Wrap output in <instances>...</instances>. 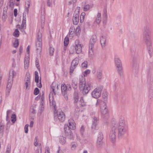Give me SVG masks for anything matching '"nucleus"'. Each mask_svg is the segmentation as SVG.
I'll list each match as a JSON object with an SVG mask.
<instances>
[{"label": "nucleus", "mask_w": 153, "mask_h": 153, "mask_svg": "<svg viewBox=\"0 0 153 153\" xmlns=\"http://www.w3.org/2000/svg\"><path fill=\"white\" fill-rule=\"evenodd\" d=\"M79 85L80 89L82 91L83 94H87L90 90L91 84H86L85 79L84 77H82L80 79Z\"/></svg>", "instance_id": "3"}, {"label": "nucleus", "mask_w": 153, "mask_h": 153, "mask_svg": "<svg viewBox=\"0 0 153 153\" xmlns=\"http://www.w3.org/2000/svg\"><path fill=\"white\" fill-rule=\"evenodd\" d=\"M49 101L50 105L53 107L54 109H55L56 106V102L55 101L53 100V97H52L51 99L50 97H49Z\"/></svg>", "instance_id": "24"}, {"label": "nucleus", "mask_w": 153, "mask_h": 153, "mask_svg": "<svg viewBox=\"0 0 153 153\" xmlns=\"http://www.w3.org/2000/svg\"><path fill=\"white\" fill-rule=\"evenodd\" d=\"M82 68L84 69H86L88 66V62L87 61H85L81 65Z\"/></svg>", "instance_id": "39"}, {"label": "nucleus", "mask_w": 153, "mask_h": 153, "mask_svg": "<svg viewBox=\"0 0 153 153\" xmlns=\"http://www.w3.org/2000/svg\"><path fill=\"white\" fill-rule=\"evenodd\" d=\"M42 34L40 32H39L38 33V38L37 41L42 42Z\"/></svg>", "instance_id": "42"}, {"label": "nucleus", "mask_w": 153, "mask_h": 153, "mask_svg": "<svg viewBox=\"0 0 153 153\" xmlns=\"http://www.w3.org/2000/svg\"><path fill=\"white\" fill-rule=\"evenodd\" d=\"M75 30V29L74 27H71L69 30L70 34L71 35L73 34L74 33Z\"/></svg>", "instance_id": "45"}, {"label": "nucleus", "mask_w": 153, "mask_h": 153, "mask_svg": "<svg viewBox=\"0 0 153 153\" xmlns=\"http://www.w3.org/2000/svg\"><path fill=\"white\" fill-rule=\"evenodd\" d=\"M79 11L78 10H75L74 14L72 19L73 23L74 25H77L79 22Z\"/></svg>", "instance_id": "15"}, {"label": "nucleus", "mask_w": 153, "mask_h": 153, "mask_svg": "<svg viewBox=\"0 0 153 153\" xmlns=\"http://www.w3.org/2000/svg\"><path fill=\"white\" fill-rule=\"evenodd\" d=\"M14 15L15 17H16L17 15V10L16 9H14Z\"/></svg>", "instance_id": "64"}, {"label": "nucleus", "mask_w": 153, "mask_h": 153, "mask_svg": "<svg viewBox=\"0 0 153 153\" xmlns=\"http://www.w3.org/2000/svg\"><path fill=\"white\" fill-rule=\"evenodd\" d=\"M153 97V92H152L150 94L149 96V102L150 103H151L152 101V98Z\"/></svg>", "instance_id": "38"}, {"label": "nucleus", "mask_w": 153, "mask_h": 153, "mask_svg": "<svg viewBox=\"0 0 153 153\" xmlns=\"http://www.w3.org/2000/svg\"><path fill=\"white\" fill-rule=\"evenodd\" d=\"M75 123L74 121L72 119L68 120V125H65L64 126V130L67 129H74L75 128Z\"/></svg>", "instance_id": "12"}, {"label": "nucleus", "mask_w": 153, "mask_h": 153, "mask_svg": "<svg viewBox=\"0 0 153 153\" xmlns=\"http://www.w3.org/2000/svg\"><path fill=\"white\" fill-rule=\"evenodd\" d=\"M55 117L57 118L59 121L60 122H64L65 120V115L64 113L61 110L58 111L57 115Z\"/></svg>", "instance_id": "14"}, {"label": "nucleus", "mask_w": 153, "mask_h": 153, "mask_svg": "<svg viewBox=\"0 0 153 153\" xmlns=\"http://www.w3.org/2000/svg\"><path fill=\"white\" fill-rule=\"evenodd\" d=\"M151 25H147L145 26L143 29V39L147 47L148 51L150 56H152L153 49L152 46V42L151 39Z\"/></svg>", "instance_id": "1"}, {"label": "nucleus", "mask_w": 153, "mask_h": 153, "mask_svg": "<svg viewBox=\"0 0 153 153\" xmlns=\"http://www.w3.org/2000/svg\"><path fill=\"white\" fill-rule=\"evenodd\" d=\"M118 134L119 138H122L128 132V126L118 127Z\"/></svg>", "instance_id": "8"}, {"label": "nucleus", "mask_w": 153, "mask_h": 153, "mask_svg": "<svg viewBox=\"0 0 153 153\" xmlns=\"http://www.w3.org/2000/svg\"><path fill=\"white\" fill-rule=\"evenodd\" d=\"M10 90L11 89H6V95L7 96H8L9 95Z\"/></svg>", "instance_id": "56"}, {"label": "nucleus", "mask_w": 153, "mask_h": 153, "mask_svg": "<svg viewBox=\"0 0 153 153\" xmlns=\"http://www.w3.org/2000/svg\"><path fill=\"white\" fill-rule=\"evenodd\" d=\"M11 112V110H8L7 111V116L6 118V120L7 121H8V115L10 114V113Z\"/></svg>", "instance_id": "55"}, {"label": "nucleus", "mask_w": 153, "mask_h": 153, "mask_svg": "<svg viewBox=\"0 0 153 153\" xmlns=\"http://www.w3.org/2000/svg\"><path fill=\"white\" fill-rule=\"evenodd\" d=\"M84 128L83 127V126H82L81 128L80 129V131L82 135V136H83V132H84Z\"/></svg>", "instance_id": "61"}, {"label": "nucleus", "mask_w": 153, "mask_h": 153, "mask_svg": "<svg viewBox=\"0 0 153 153\" xmlns=\"http://www.w3.org/2000/svg\"><path fill=\"white\" fill-rule=\"evenodd\" d=\"M29 126L28 124H26L24 128L25 132V133H27L28 132V127Z\"/></svg>", "instance_id": "53"}, {"label": "nucleus", "mask_w": 153, "mask_h": 153, "mask_svg": "<svg viewBox=\"0 0 153 153\" xmlns=\"http://www.w3.org/2000/svg\"><path fill=\"white\" fill-rule=\"evenodd\" d=\"M79 62V59L76 57L72 62L70 68V74H71L73 73L74 69L76 68Z\"/></svg>", "instance_id": "11"}, {"label": "nucleus", "mask_w": 153, "mask_h": 153, "mask_svg": "<svg viewBox=\"0 0 153 153\" xmlns=\"http://www.w3.org/2000/svg\"><path fill=\"white\" fill-rule=\"evenodd\" d=\"M47 5L48 7H51L52 6V0H47Z\"/></svg>", "instance_id": "48"}, {"label": "nucleus", "mask_w": 153, "mask_h": 153, "mask_svg": "<svg viewBox=\"0 0 153 153\" xmlns=\"http://www.w3.org/2000/svg\"><path fill=\"white\" fill-rule=\"evenodd\" d=\"M69 38L68 37H66L64 40V45L65 46H67L69 43Z\"/></svg>", "instance_id": "44"}, {"label": "nucleus", "mask_w": 153, "mask_h": 153, "mask_svg": "<svg viewBox=\"0 0 153 153\" xmlns=\"http://www.w3.org/2000/svg\"><path fill=\"white\" fill-rule=\"evenodd\" d=\"M117 70L120 76H123V71L122 66L117 67Z\"/></svg>", "instance_id": "27"}, {"label": "nucleus", "mask_w": 153, "mask_h": 153, "mask_svg": "<svg viewBox=\"0 0 153 153\" xmlns=\"http://www.w3.org/2000/svg\"><path fill=\"white\" fill-rule=\"evenodd\" d=\"M39 92V89L37 88H36L34 91V94L35 95H37L38 94Z\"/></svg>", "instance_id": "49"}, {"label": "nucleus", "mask_w": 153, "mask_h": 153, "mask_svg": "<svg viewBox=\"0 0 153 153\" xmlns=\"http://www.w3.org/2000/svg\"><path fill=\"white\" fill-rule=\"evenodd\" d=\"M36 46L37 52L40 53L42 49V42L37 41L36 43Z\"/></svg>", "instance_id": "20"}, {"label": "nucleus", "mask_w": 153, "mask_h": 153, "mask_svg": "<svg viewBox=\"0 0 153 153\" xmlns=\"http://www.w3.org/2000/svg\"><path fill=\"white\" fill-rule=\"evenodd\" d=\"M114 61L117 67L122 66L121 60L117 56L115 57Z\"/></svg>", "instance_id": "21"}, {"label": "nucleus", "mask_w": 153, "mask_h": 153, "mask_svg": "<svg viewBox=\"0 0 153 153\" xmlns=\"http://www.w3.org/2000/svg\"><path fill=\"white\" fill-rule=\"evenodd\" d=\"M22 23L26 24V15H24V14L23 15V20Z\"/></svg>", "instance_id": "54"}, {"label": "nucleus", "mask_w": 153, "mask_h": 153, "mask_svg": "<svg viewBox=\"0 0 153 153\" xmlns=\"http://www.w3.org/2000/svg\"><path fill=\"white\" fill-rule=\"evenodd\" d=\"M79 96L78 92L75 91L74 93V102L75 103L77 102L79 100Z\"/></svg>", "instance_id": "26"}, {"label": "nucleus", "mask_w": 153, "mask_h": 153, "mask_svg": "<svg viewBox=\"0 0 153 153\" xmlns=\"http://www.w3.org/2000/svg\"><path fill=\"white\" fill-rule=\"evenodd\" d=\"M54 52V49L52 47H50V54L52 56Z\"/></svg>", "instance_id": "50"}, {"label": "nucleus", "mask_w": 153, "mask_h": 153, "mask_svg": "<svg viewBox=\"0 0 153 153\" xmlns=\"http://www.w3.org/2000/svg\"><path fill=\"white\" fill-rule=\"evenodd\" d=\"M61 90L62 95L64 97L65 100H68V97L67 93L68 91H70L71 90V85L70 84H63L61 86Z\"/></svg>", "instance_id": "6"}, {"label": "nucleus", "mask_w": 153, "mask_h": 153, "mask_svg": "<svg viewBox=\"0 0 153 153\" xmlns=\"http://www.w3.org/2000/svg\"><path fill=\"white\" fill-rule=\"evenodd\" d=\"M105 103L100 99L97 100L96 104L97 106H100L101 113L103 117L105 119L107 120L109 118V116L108 109Z\"/></svg>", "instance_id": "2"}, {"label": "nucleus", "mask_w": 153, "mask_h": 153, "mask_svg": "<svg viewBox=\"0 0 153 153\" xmlns=\"http://www.w3.org/2000/svg\"><path fill=\"white\" fill-rule=\"evenodd\" d=\"M19 41L18 39H16L15 41L13 43V46L15 48L18 47L19 46Z\"/></svg>", "instance_id": "46"}, {"label": "nucleus", "mask_w": 153, "mask_h": 153, "mask_svg": "<svg viewBox=\"0 0 153 153\" xmlns=\"http://www.w3.org/2000/svg\"><path fill=\"white\" fill-rule=\"evenodd\" d=\"M91 8V7L90 5L86 4L84 6L83 10L85 11H86L88 10Z\"/></svg>", "instance_id": "36"}, {"label": "nucleus", "mask_w": 153, "mask_h": 153, "mask_svg": "<svg viewBox=\"0 0 153 153\" xmlns=\"http://www.w3.org/2000/svg\"><path fill=\"white\" fill-rule=\"evenodd\" d=\"M107 94L106 93H103L102 94V98L104 100L102 102H104L105 104L107 102Z\"/></svg>", "instance_id": "30"}, {"label": "nucleus", "mask_w": 153, "mask_h": 153, "mask_svg": "<svg viewBox=\"0 0 153 153\" xmlns=\"http://www.w3.org/2000/svg\"><path fill=\"white\" fill-rule=\"evenodd\" d=\"M16 75V72L13 70L10 71L8 78L6 89H11L12 85L13 78Z\"/></svg>", "instance_id": "7"}, {"label": "nucleus", "mask_w": 153, "mask_h": 153, "mask_svg": "<svg viewBox=\"0 0 153 153\" xmlns=\"http://www.w3.org/2000/svg\"><path fill=\"white\" fill-rule=\"evenodd\" d=\"M97 118L96 117H94L92 121V125L91 128L93 129H95L96 126L97 125Z\"/></svg>", "instance_id": "23"}, {"label": "nucleus", "mask_w": 153, "mask_h": 153, "mask_svg": "<svg viewBox=\"0 0 153 153\" xmlns=\"http://www.w3.org/2000/svg\"><path fill=\"white\" fill-rule=\"evenodd\" d=\"M56 85V84L55 83H53L51 85V88L52 89V91L54 95L56 94V92L55 91V87Z\"/></svg>", "instance_id": "35"}, {"label": "nucleus", "mask_w": 153, "mask_h": 153, "mask_svg": "<svg viewBox=\"0 0 153 153\" xmlns=\"http://www.w3.org/2000/svg\"><path fill=\"white\" fill-rule=\"evenodd\" d=\"M29 61L28 58L25 59V69H27L29 65Z\"/></svg>", "instance_id": "31"}, {"label": "nucleus", "mask_w": 153, "mask_h": 153, "mask_svg": "<svg viewBox=\"0 0 153 153\" xmlns=\"http://www.w3.org/2000/svg\"><path fill=\"white\" fill-rule=\"evenodd\" d=\"M35 153H42V147L40 144L36 151Z\"/></svg>", "instance_id": "43"}, {"label": "nucleus", "mask_w": 153, "mask_h": 153, "mask_svg": "<svg viewBox=\"0 0 153 153\" xmlns=\"http://www.w3.org/2000/svg\"><path fill=\"white\" fill-rule=\"evenodd\" d=\"M90 72V70L88 69L86 70L84 72V76H85V75H87L88 74H89Z\"/></svg>", "instance_id": "57"}, {"label": "nucleus", "mask_w": 153, "mask_h": 153, "mask_svg": "<svg viewBox=\"0 0 153 153\" xmlns=\"http://www.w3.org/2000/svg\"><path fill=\"white\" fill-rule=\"evenodd\" d=\"M103 142H100L98 141L97 142L96 146L97 148L99 149H100L103 147Z\"/></svg>", "instance_id": "28"}, {"label": "nucleus", "mask_w": 153, "mask_h": 153, "mask_svg": "<svg viewBox=\"0 0 153 153\" xmlns=\"http://www.w3.org/2000/svg\"><path fill=\"white\" fill-rule=\"evenodd\" d=\"M25 81L26 89H27L28 87L30 85V76L29 74H26L25 79Z\"/></svg>", "instance_id": "16"}, {"label": "nucleus", "mask_w": 153, "mask_h": 153, "mask_svg": "<svg viewBox=\"0 0 153 153\" xmlns=\"http://www.w3.org/2000/svg\"><path fill=\"white\" fill-rule=\"evenodd\" d=\"M98 139H103V136L102 133L101 132H99L98 135Z\"/></svg>", "instance_id": "51"}, {"label": "nucleus", "mask_w": 153, "mask_h": 153, "mask_svg": "<svg viewBox=\"0 0 153 153\" xmlns=\"http://www.w3.org/2000/svg\"><path fill=\"white\" fill-rule=\"evenodd\" d=\"M37 137H35L34 140V146H36L38 144V143L37 142Z\"/></svg>", "instance_id": "59"}, {"label": "nucleus", "mask_w": 153, "mask_h": 153, "mask_svg": "<svg viewBox=\"0 0 153 153\" xmlns=\"http://www.w3.org/2000/svg\"><path fill=\"white\" fill-rule=\"evenodd\" d=\"M127 126L124 117L121 116L119 118V125L118 127Z\"/></svg>", "instance_id": "18"}, {"label": "nucleus", "mask_w": 153, "mask_h": 153, "mask_svg": "<svg viewBox=\"0 0 153 153\" xmlns=\"http://www.w3.org/2000/svg\"><path fill=\"white\" fill-rule=\"evenodd\" d=\"M139 61L138 59L134 58L133 59V71L137 74L139 71Z\"/></svg>", "instance_id": "9"}, {"label": "nucleus", "mask_w": 153, "mask_h": 153, "mask_svg": "<svg viewBox=\"0 0 153 153\" xmlns=\"http://www.w3.org/2000/svg\"><path fill=\"white\" fill-rule=\"evenodd\" d=\"M66 137L70 140L74 139V137L73 134L70 129L64 130Z\"/></svg>", "instance_id": "17"}, {"label": "nucleus", "mask_w": 153, "mask_h": 153, "mask_svg": "<svg viewBox=\"0 0 153 153\" xmlns=\"http://www.w3.org/2000/svg\"><path fill=\"white\" fill-rule=\"evenodd\" d=\"M100 41L101 46L102 48H104L106 45V39L105 36H102L100 39Z\"/></svg>", "instance_id": "19"}, {"label": "nucleus", "mask_w": 153, "mask_h": 153, "mask_svg": "<svg viewBox=\"0 0 153 153\" xmlns=\"http://www.w3.org/2000/svg\"><path fill=\"white\" fill-rule=\"evenodd\" d=\"M97 37L95 35H93L91 37L89 45V56L91 57L94 54V47L97 41Z\"/></svg>", "instance_id": "5"}, {"label": "nucleus", "mask_w": 153, "mask_h": 153, "mask_svg": "<svg viewBox=\"0 0 153 153\" xmlns=\"http://www.w3.org/2000/svg\"><path fill=\"white\" fill-rule=\"evenodd\" d=\"M19 32L18 29H16L13 33V35L14 36L17 37L19 36Z\"/></svg>", "instance_id": "34"}, {"label": "nucleus", "mask_w": 153, "mask_h": 153, "mask_svg": "<svg viewBox=\"0 0 153 153\" xmlns=\"http://www.w3.org/2000/svg\"><path fill=\"white\" fill-rule=\"evenodd\" d=\"M83 45L80 43L78 40L75 41V48L76 53L79 54L81 53L82 51V47Z\"/></svg>", "instance_id": "13"}, {"label": "nucleus", "mask_w": 153, "mask_h": 153, "mask_svg": "<svg viewBox=\"0 0 153 153\" xmlns=\"http://www.w3.org/2000/svg\"><path fill=\"white\" fill-rule=\"evenodd\" d=\"M101 76L102 73L101 72H100L97 73V77L99 79H100L101 78Z\"/></svg>", "instance_id": "63"}, {"label": "nucleus", "mask_w": 153, "mask_h": 153, "mask_svg": "<svg viewBox=\"0 0 153 153\" xmlns=\"http://www.w3.org/2000/svg\"><path fill=\"white\" fill-rule=\"evenodd\" d=\"M16 26L17 28H19V29L22 32H25V31L24 30L26 28V24L22 23L21 26H20V25H17Z\"/></svg>", "instance_id": "22"}, {"label": "nucleus", "mask_w": 153, "mask_h": 153, "mask_svg": "<svg viewBox=\"0 0 153 153\" xmlns=\"http://www.w3.org/2000/svg\"><path fill=\"white\" fill-rule=\"evenodd\" d=\"M66 138L63 136H60L59 137V142L62 144H64L66 142Z\"/></svg>", "instance_id": "29"}, {"label": "nucleus", "mask_w": 153, "mask_h": 153, "mask_svg": "<svg viewBox=\"0 0 153 153\" xmlns=\"http://www.w3.org/2000/svg\"><path fill=\"white\" fill-rule=\"evenodd\" d=\"M79 102L80 105L82 106H84L86 105V103L84 101L83 98L82 97H81Z\"/></svg>", "instance_id": "40"}, {"label": "nucleus", "mask_w": 153, "mask_h": 153, "mask_svg": "<svg viewBox=\"0 0 153 153\" xmlns=\"http://www.w3.org/2000/svg\"><path fill=\"white\" fill-rule=\"evenodd\" d=\"M10 147L7 146V148L6 153H10Z\"/></svg>", "instance_id": "58"}, {"label": "nucleus", "mask_w": 153, "mask_h": 153, "mask_svg": "<svg viewBox=\"0 0 153 153\" xmlns=\"http://www.w3.org/2000/svg\"><path fill=\"white\" fill-rule=\"evenodd\" d=\"M30 5H29V4H25V8H26V11L27 12H28V11H29L28 8L29 7Z\"/></svg>", "instance_id": "62"}, {"label": "nucleus", "mask_w": 153, "mask_h": 153, "mask_svg": "<svg viewBox=\"0 0 153 153\" xmlns=\"http://www.w3.org/2000/svg\"><path fill=\"white\" fill-rule=\"evenodd\" d=\"M118 124L117 122L114 121L112 122L111 126V130L110 132L109 138L111 141L114 143L116 140V132L117 131Z\"/></svg>", "instance_id": "4"}, {"label": "nucleus", "mask_w": 153, "mask_h": 153, "mask_svg": "<svg viewBox=\"0 0 153 153\" xmlns=\"http://www.w3.org/2000/svg\"><path fill=\"white\" fill-rule=\"evenodd\" d=\"M45 21V17L44 15H42L41 16V25L42 27L43 28L44 25Z\"/></svg>", "instance_id": "32"}, {"label": "nucleus", "mask_w": 153, "mask_h": 153, "mask_svg": "<svg viewBox=\"0 0 153 153\" xmlns=\"http://www.w3.org/2000/svg\"><path fill=\"white\" fill-rule=\"evenodd\" d=\"M102 88L98 87L95 89L91 93L92 97L95 98H99L101 95Z\"/></svg>", "instance_id": "10"}, {"label": "nucleus", "mask_w": 153, "mask_h": 153, "mask_svg": "<svg viewBox=\"0 0 153 153\" xmlns=\"http://www.w3.org/2000/svg\"><path fill=\"white\" fill-rule=\"evenodd\" d=\"M39 80V76L38 72L37 71L35 72V81L36 82H38Z\"/></svg>", "instance_id": "33"}, {"label": "nucleus", "mask_w": 153, "mask_h": 153, "mask_svg": "<svg viewBox=\"0 0 153 153\" xmlns=\"http://www.w3.org/2000/svg\"><path fill=\"white\" fill-rule=\"evenodd\" d=\"M71 148L72 149H74L76 147L77 144L76 143L74 142L71 143Z\"/></svg>", "instance_id": "47"}, {"label": "nucleus", "mask_w": 153, "mask_h": 153, "mask_svg": "<svg viewBox=\"0 0 153 153\" xmlns=\"http://www.w3.org/2000/svg\"><path fill=\"white\" fill-rule=\"evenodd\" d=\"M36 84H37V86L38 87H39V88H41L42 87V85L41 84V79H40V82L39 83V81H38V82L37 83L36 82Z\"/></svg>", "instance_id": "60"}, {"label": "nucleus", "mask_w": 153, "mask_h": 153, "mask_svg": "<svg viewBox=\"0 0 153 153\" xmlns=\"http://www.w3.org/2000/svg\"><path fill=\"white\" fill-rule=\"evenodd\" d=\"M30 112L33 114H35L36 113V111L33 107L30 108Z\"/></svg>", "instance_id": "52"}, {"label": "nucleus", "mask_w": 153, "mask_h": 153, "mask_svg": "<svg viewBox=\"0 0 153 153\" xmlns=\"http://www.w3.org/2000/svg\"><path fill=\"white\" fill-rule=\"evenodd\" d=\"M11 121L13 123H14L16 120V116L15 114H12L11 117Z\"/></svg>", "instance_id": "41"}, {"label": "nucleus", "mask_w": 153, "mask_h": 153, "mask_svg": "<svg viewBox=\"0 0 153 153\" xmlns=\"http://www.w3.org/2000/svg\"><path fill=\"white\" fill-rule=\"evenodd\" d=\"M72 85L73 88L75 89H76L77 87V83L75 81L73 80L72 82Z\"/></svg>", "instance_id": "37"}, {"label": "nucleus", "mask_w": 153, "mask_h": 153, "mask_svg": "<svg viewBox=\"0 0 153 153\" xmlns=\"http://www.w3.org/2000/svg\"><path fill=\"white\" fill-rule=\"evenodd\" d=\"M101 21V14L100 13H98L97 16L96 17V22L97 24H99Z\"/></svg>", "instance_id": "25"}]
</instances>
